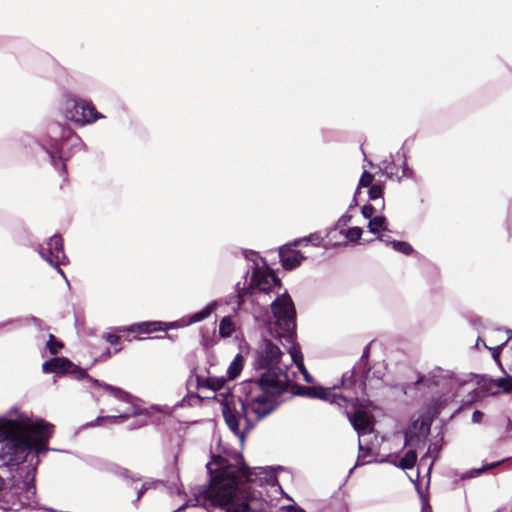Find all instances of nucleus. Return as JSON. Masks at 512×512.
<instances>
[{"mask_svg": "<svg viewBox=\"0 0 512 512\" xmlns=\"http://www.w3.org/2000/svg\"><path fill=\"white\" fill-rule=\"evenodd\" d=\"M245 257L252 263V276L247 288L238 292V306L244 303L246 294L268 293L280 286V280L268 268L266 262L255 252L245 253Z\"/></svg>", "mask_w": 512, "mask_h": 512, "instance_id": "nucleus-7", "label": "nucleus"}, {"mask_svg": "<svg viewBox=\"0 0 512 512\" xmlns=\"http://www.w3.org/2000/svg\"><path fill=\"white\" fill-rule=\"evenodd\" d=\"M441 385L443 387L449 388V392L446 394L445 399L443 400V402H446L450 398L456 397L459 394L460 389L469 386V383L460 379L459 377L450 376L449 378L444 379Z\"/></svg>", "mask_w": 512, "mask_h": 512, "instance_id": "nucleus-17", "label": "nucleus"}, {"mask_svg": "<svg viewBox=\"0 0 512 512\" xmlns=\"http://www.w3.org/2000/svg\"><path fill=\"white\" fill-rule=\"evenodd\" d=\"M110 356H111V352H110V350H109V349H107V350L103 353V355H102V357H104L105 359L110 358Z\"/></svg>", "mask_w": 512, "mask_h": 512, "instance_id": "nucleus-41", "label": "nucleus"}, {"mask_svg": "<svg viewBox=\"0 0 512 512\" xmlns=\"http://www.w3.org/2000/svg\"><path fill=\"white\" fill-rule=\"evenodd\" d=\"M219 306L217 301H212L207 304L203 309L193 313L188 318H183L176 322H160V321H149L133 324L130 326H123L115 328V332H131L137 334H149L154 331H166L169 329H176L186 327L195 323L202 322L207 319Z\"/></svg>", "mask_w": 512, "mask_h": 512, "instance_id": "nucleus-9", "label": "nucleus"}, {"mask_svg": "<svg viewBox=\"0 0 512 512\" xmlns=\"http://www.w3.org/2000/svg\"><path fill=\"white\" fill-rule=\"evenodd\" d=\"M361 212H362L363 217H364V218H366V219H369V220H370V219H372V218L374 217V216H373V213H374V207H373V206H371V205H364V206L362 207Z\"/></svg>", "mask_w": 512, "mask_h": 512, "instance_id": "nucleus-33", "label": "nucleus"}, {"mask_svg": "<svg viewBox=\"0 0 512 512\" xmlns=\"http://www.w3.org/2000/svg\"><path fill=\"white\" fill-rule=\"evenodd\" d=\"M347 417L352 424L353 428L359 434V449L360 451H364V446L361 440V437L371 430V417L370 415L361 410L357 409L352 415L349 412H346Z\"/></svg>", "mask_w": 512, "mask_h": 512, "instance_id": "nucleus-14", "label": "nucleus"}, {"mask_svg": "<svg viewBox=\"0 0 512 512\" xmlns=\"http://www.w3.org/2000/svg\"><path fill=\"white\" fill-rule=\"evenodd\" d=\"M328 246H331L329 241L327 242V245H325V248H328Z\"/></svg>", "mask_w": 512, "mask_h": 512, "instance_id": "nucleus-46", "label": "nucleus"}, {"mask_svg": "<svg viewBox=\"0 0 512 512\" xmlns=\"http://www.w3.org/2000/svg\"><path fill=\"white\" fill-rule=\"evenodd\" d=\"M243 367L244 357L241 354H237L227 368L228 379H236L241 374Z\"/></svg>", "mask_w": 512, "mask_h": 512, "instance_id": "nucleus-21", "label": "nucleus"}, {"mask_svg": "<svg viewBox=\"0 0 512 512\" xmlns=\"http://www.w3.org/2000/svg\"><path fill=\"white\" fill-rule=\"evenodd\" d=\"M397 157L398 159H402V164H403V170H402V173L401 175H399L398 173L395 174V176L400 179L401 177H405L407 176V164H406V159H405V155L404 153H400L398 152L397 153ZM381 169L383 170V173L386 174L388 177H393L394 176V173L392 172V170L389 168L388 165H385L383 164Z\"/></svg>", "mask_w": 512, "mask_h": 512, "instance_id": "nucleus-26", "label": "nucleus"}, {"mask_svg": "<svg viewBox=\"0 0 512 512\" xmlns=\"http://www.w3.org/2000/svg\"><path fill=\"white\" fill-rule=\"evenodd\" d=\"M43 512H56V511H54V510H50V509H46V510H45V511H43Z\"/></svg>", "mask_w": 512, "mask_h": 512, "instance_id": "nucleus-43", "label": "nucleus"}, {"mask_svg": "<svg viewBox=\"0 0 512 512\" xmlns=\"http://www.w3.org/2000/svg\"><path fill=\"white\" fill-rule=\"evenodd\" d=\"M368 229L373 234H378L381 231H386L387 228V220L384 216H374L369 220Z\"/></svg>", "mask_w": 512, "mask_h": 512, "instance_id": "nucleus-23", "label": "nucleus"}, {"mask_svg": "<svg viewBox=\"0 0 512 512\" xmlns=\"http://www.w3.org/2000/svg\"><path fill=\"white\" fill-rule=\"evenodd\" d=\"M38 253L43 260L48 262L51 266L55 267L58 273L65 278V274L60 265H64L67 262V257L63 248V240L59 235H53L49 238L46 243V247L41 246L38 249Z\"/></svg>", "mask_w": 512, "mask_h": 512, "instance_id": "nucleus-12", "label": "nucleus"}, {"mask_svg": "<svg viewBox=\"0 0 512 512\" xmlns=\"http://www.w3.org/2000/svg\"><path fill=\"white\" fill-rule=\"evenodd\" d=\"M226 384L225 377H208L206 379L197 377V385L199 388H207L211 391H219L224 388Z\"/></svg>", "mask_w": 512, "mask_h": 512, "instance_id": "nucleus-19", "label": "nucleus"}, {"mask_svg": "<svg viewBox=\"0 0 512 512\" xmlns=\"http://www.w3.org/2000/svg\"><path fill=\"white\" fill-rule=\"evenodd\" d=\"M102 337L112 346H117L120 343V337L114 332H106Z\"/></svg>", "mask_w": 512, "mask_h": 512, "instance_id": "nucleus-32", "label": "nucleus"}, {"mask_svg": "<svg viewBox=\"0 0 512 512\" xmlns=\"http://www.w3.org/2000/svg\"><path fill=\"white\" fill-rule=\"evenodd\" d=\"M500 463H501L500 461H498V462H494V463H491V464H489V465H487V466H485V467H483V468H481V469L476 470V474H477V475H479L480 473H482V472H483V471H485L486 469H488V468H493V467H495V466L499 465Z\"/></svg>", "mask_w": 512, "mask_h": 512, "instance_id": "nucleus-36", "label": "nucleus"}, {"mask_svg": "<svg viewBox=\"0 0 512 512\" xmlns=\"http://www.w3.org/2000/svg\"><path fill=\"white\" fill-rule=\"evenodd\" d=\"M362 229L360 227H351L348 230H344V241L346 242H356L362 236Z\"/></svg>", "mask_w": 512, "mask_h": 512, "instance_id": "nucleus-27", "label": "nucleus"}, {"mask_svg": "<svg viewBox=\"0 0 512 512\" xmlns=\"http://www.w3.org/2000/svg\"><path fill=\"white\" fill-rule=\"evenodd\" d=\"M294 242L285 245L279 249V256L282 266L286 270H291L300 265L305 256L295 249Z\"/></svg>", "mask_w": 512, "mask_h": 512, "instance_id": "nucleus-15", "label": "nucleus"}, {"mask_svg": "<svg viewBox=\"0 0 512 512\" xmlns=\"http://www.w3.org/2000/svg\"><path fill=\"white\" fill-rule=\"evenodd\" d=\"M46 151L50 156L51 163L55 169L65 172V163L63 162V153L61 151L60 143L53 140L47 144Z\"/></svg>", "mask_w": 512, "mask_h": 512, "instance_id": "nucleus-16", "label": "nucleus"}, {"mask_svg": "<svg viewBox=\"0 0 512 512\" xmlns=\"http://www.w3.org/2000/svg\"><path fill=\"white\" fill-rule=\"evenodd\" d=\"M483 418V413L480 411H475L472 415V421L474 423H480Z\"/></svg>", "mask_w": 512, "mask_h": 512, "instance_id": "nucleus-34", "label": "nucleus"}, {"mask_svg": "<svg viewBox=\"0 0 512 512\" xmlns=\"http://www.w3.org/2000/svg\"><path fill=\"white\" fill-rule=\"evenodd\" d=\"M334 240H341V244H344V230H338V233L334 234Z\"/></svg>", "mask_w": 512, "mask_h": 512, "instance_id": "nucleus-37", "label": "nucleus"}, {"mask_svg": "<svg viewBox=\"0 0 512 512\" xmlns=\"http://www.w3.org/2000/svg\"><path fill=\"white\" fill-rule=\"evenodd\" d=\"M365 363L357 364L351 372H347L342 376L341 387L344 393L338 394L336 387L324 388L322 386H297L294 384V376H290L292 380L291 387L287 391L293 395L304 396L308 398H318L331 403L342 406L341 402L350 403L356 407L358 399L354 397L359 392L364 393L368 385H371L370 372L365 370ZM295 375V373H293Z\"/></svg>", "mask_w": 512, "mask_h": 512, "instance_id": "nucleus-4", "label": "nucleus"}, {"mask_svg": "<svg viewBox=\"0 0 512 512\" xmlns=\"http://www.w3.org/2000/svg\"><path fill=\"white\" fill-rule=\"evenodd\" d=\"M481 343L483 344L484 347H487L486 344L480 338H478L477 342H476V346L481 345Z\"/></svg>", "mask_w": 512, "mask_h": 512, "instance_id": "nucleus-42", "label": "nucleus"}, {"mask_svg": "<svg viewBox=\"0 0 512 512\" xmlns=\"http://www.w3.org/2000/svg\"><path fill=\"white\" fill-rule=\"evenodd\" d=\"M324 238L320 233L310 234L308 237H304L294 241L295 246H303L308 243L313 244L314 246H320L323 242Z\"/></svg>", "mask_w": 512, "mask_h": 512, "instance_id": "nucleus-25", "label": "nucleus"}, {"mask_svg": "<svg viewBox=\"0 0 512 512\" xmlns=\"http://www.w3.org/2000/svg\"><path fill=\"white\" fill-rule=\"evenodd\" d=\"M281 512H305V511L301 508L287 506V507L281 508Z\"/></svg>", "mask_w": 512, "mask_h": 512, "instance_id": "nucleus-35", "label": "nucleus"}, {"mask_svg": "<svg viewBox=\"0 0 512 512\" xmlns=\"http://www.w3.org/2000/svg\"><path fill=\"white\" fill-rule=\"evenodd\" d=\"M95 385L101 387L109 396L119 402V407L114 409L117 415L99 416L91 425H101L104 421L116 423L118 419H128L136 417L137 422L133 428L145 426L148 423V414L146 408L143 407L140 399L133 397L128 392L119 387H115L106 383H100L98 380H91Z\"/></svg>", "mask_w": 512, "mask_h": 512, "instance_id": "nucleus-6", "label": "nucleus"}, {"mask_svg": "<svg viewBox=\"0 0 512 512\" xmlns=\"http://www.w3.org/2000/svg\"><path fill=\"white\" fill-rule=\"evenodd\" d=\"M370 200H377L382 198V187L379 184H373L368 190Z\"/></svg>", "mask_w": 512, "mask_h": 512, "instance_id": "nucleus-31", "label": "nucleus"}, {"mask_svg": "<svg viewBox=\"0 0 512 512\" xmlns=\"http://www.w3.org/2000/svg\"><path fill=\"white\" fill-rule=\"evenodd\" d=\"M47 348L49 349L51 354H57L59 350L62 348V343L55 339V337L50 334L49 340L47 341Z\"/></svg>", "mask_w": 512, "mask_h": 512, "instance_id": "nucleus-29", "label": "nucleus"}, {"mask_svg": "<svg viewBox=\"0 0 512 512\" xmlns=\"http://www.w3.org/2000/svg\"><path fill=\"white\" fill-rule=\"evenodd\" d=\"M422 512H428V510L425 507H423Z\"/></svg>", "mask_w": 512, "mask_h": 512, "instance_id": "nucleus-45", "label": "nucleus"}, {"mask_svg": "<svg viewBox=\"0 0 512 512\" xmlns=\"http://www.w3.org/2000/svg\"><path fill=\"white\" fill-rule=\"evenodd\" d=\"M271 310L275 319L274 327L270 328L272 335L280 339L304 380L311 383L312 377L305 368L302 352L295 342V308L290 296L287 293L278 296L271 303Z\"/></svg>", "mask_w": 512, "mask_h": 512, "instance_id": "nucleus-5", "label": "nucleus"}, {"mask_svg": "<svg viewBox=\"0 0 512 512\" xmlns=\"http://www.w3.org/2000/svg\"><path fill=\"white\" fill-rule=\"evenodd\" d=\"M350 221L351 216L345 214L338 219L333 228L328 230L326 237L329 239V243L332 247L341 245V240H334V234H337L338 230H345V227L350 223Z\"/></svg>", "mask_w": 512, "mask_h": 512, "instance_id": "nucleus-20", "label": "nucleus"}, {"mask_svg": "<svg viewBox=\"0 0 512 512\" xmlns=\"http://www.w3.org/2000/svg\"><path fill=\"white\" fill-rule=\"evenodd\" d=\"M411 441H412V437L408 433H406L405 434V445H410Z\"/></svg>", "mask_w": 512, "mask_h": 512, "instance_id": "nucleus-40", "label": "nucleus"}, {"mask_svg": "<svg viewBox=\"0 0 512 512\" xmlns=\"http://www.w3.org/2000/svg\"><path fill=\"white\" fill-rule=\"evenodd\" d=\"M281 358L280 348L267 338L258 341L253 350V366L256 370L266 369V371L273 370L276 374H289L287 366L284 368L280 366Z\"/></svg>", "mask_w": 512, "mask_h": 512, "instance_id": "nucleus-10", "label": "nucleus"}, {"mask_svg": "<svg viewBox=\"0 0 512 512\" xmlns=\"http://www.w3.org/2000/svg\"><path fill=\"white\" fill-rule=\"evenodd\" d=\"M254 317L256 320H259V316L257 314H254Z\"/></svg>", "mask_w": 512, "mask_h": 512, "instance_id": "nucleus-44", "label": "nucleus"}, {"mask_svg": "<svg viewBox=\"0 0 512 512\" xmlns=\"http://www.w3.org/2000/svg\"><path fill=\"white\" fill-rule=\"evenodd\" d=\"M69 141H71L73 146H76L77 144H80V139L74 135H71L69 137Z\"/></svg>", "mask_w": 512, "mask_h": 512, "instance_id": "nucleus-39", "label": "nucleus"}, {"mask_svg": "<svg viewBox=\"0 0 512 512\" xmlns=\"http://www.w3.org/2000/svg\"><path fill=\"white\" fill-rule=\"evenodd\" d=\"M417 460V454L414 450H408L405 455L401 458L399 463L397 464L398 467L402 469H411L414 467Z\"/></svg>", "mask_w": 512, "mask_h": 512, "instance_id": "nucleus-24", "label": "nucleus"}, {"mask_svg": "<svg viewBox=\"0 0 512 512\" xmlns=\"http://www.w3.org/2000/svg\"><path fill=\"white\" fill-rule=\"evenodd\" d=\"M373 180H374V176L372 174H370L369 172L364 171V173L362 174L360 181H359L358 190H360L362 187L370 188L371 185L374 184Z\"/></svg>", "mask_w": 512, "mask_h": 512, "instance_id": "nucleus-30", "label": "nucleus"}, {"mask_svg": "<svg viewBox=\"0 0 512 512\" xmlns=\"http://www.w3.org/2000/svg\"><path fill=\"white\" fill-rule=\"evenodd\" d=\"M35 471V467H31L23 480H15L13 486L5 492L0 490V509L17 511L25 506L34 507L36 504Z\"/></svg>", "mask_w": 512, "mask_h": 512, "instance_id": "nucleus-8", "label": "nucleus"}, {"mask_svg": "<svg viewBox=\"0 0 512 512\" xmlns=\"http://www.w3.org/2000/svg\"><path fill=\"white\" fill-rule=\"evenodd\" d=\"M287 373L264 372L258 379L240 383L238 399L230 394L219 393L216 397L229 429L244 442L246 433L261 419L271 414L279 405V398L291 387Z\"/></svg>", "mask_w": 512, "mask_h": 512, "instance_id": "nucleus-2", "label": "nucleus"}, {"mask_svg": "<svg viewBox=\"0 0 512 512\" xmlns=\"http://www.w3.org/2000/svg\"><path fill=\"white\" fill-rule=\"evenodd\" d=\"M42 370L45 373L71 374L77 379L87 376L84 369L74 365L70 360L64 357H56L45 361L42 365Z\"/></svg>", "mask_w": 512, "mask_h": 512, "instance_id": "nucleus-13", "label": "nucleus"}, {"mask_svg": "<svg viewBox=\"0 0 512 512\" xmlns=\"http://www.w3.org/2000/svg\"><path fill=\"white\" fill-rule=\"evenodd\" d=\"M506 342H507V340H505L504 342H502L500 346L495 347V348H491V350H492V355H493V357H494L495 359L497 358V355H498V351H499V349H500V348H501V347H502Z\"/></svg>", "mask_w": 512, "mask_h": 512, "instance_id": "nucleus-38", "label": "nucleus"}, {"mask_svg": "<svg viewBox=\"0 0 512 512\" xmlns=\"http://www.w3.org/2000/svg\"><path fill=\"white\" fill-rule=\"evenodd\" d=\"M489 391L491 394H512V376L506 375L490 381Z\"/></svg>", "mask_w": 512, "mask_h": 512, "instance_id": "nucleus-18", "label": "nucleus"}, {"mask_svg": "<svg viewBox=\"0 0 512 512\" xmlns=\"http://www.w3.org/2000/svg\"><path fill=\"white\" fill-rule=\"evenodd\" d=\"M211 476L209 486L202 488L191 505H211L225 512H246L249 508V492L245 483L259 486H277L278 480L272 468L259 467L250 471L239 453L218 455L207 463Z\"/></svg>", "mask_w": 512, "mask_h": 512, "instance_id": "nucleus-1", "label": "nucleus"}, {"mask_svg": "<svg viewBox=\"0 0 512 512\" xmlns=\"http://www.w3.org/2000/svg\"><path fill=\"white\" fill-rule=\"evenodd\" d=\"M391 245L395 251L400 252L405 255H410L413 252L412 246L408 242H405V241L393 240L391 242Z\"/></svg>", "mask_w": 512, "mask_h": 512, "instance_id": "nucleus-28", "label": "nucleus"}, {"mask_svg": "<svg viewBox=\"0 0 512 512\" xmlns=\"http://www.w3.org/2000/svg\"><path fill=\"white\" fill-rule=\"evenodd\" d=\"M236 330V325L231 316L223 317L219 323V335L221 337H230Z\"/></svg>", "mask_w": 512, "mask_h": 512, "instance_id": "nucleus-22", "label": "nucleus"}, {"mask_svg": "<svg viewBox=\"0 0 512 512\" xmlns=\"http://www.w3.org/2000/svg\"><path fill=\"white\" fill-rule=\"evenodd\" d=\"M53 428L52 424L17 410H10L9 417H0V466H18L32 450L37 455L46 452ZM3 486L0 476V490Z\"/></svg>", "mask_w": 512, "mask_h": 512, "instance_id": "nucleus-3", "label": "nucleus"}, {"mask_svg": "<svg viewBox=\"0 0 512 512\" xmlns=\"http://www.w3.org/2000/svg\"><path fill=\"white\" fill-rule=\"evenodd\" d=\"M65 117L77 124L84 125L103 118L94 105L83 99L67 98L65 102Z\"/></svg>", "mask_w": 512, "mask_h": 512, "instance_id": "nucleus-11", "label": "nucleus"}]
</instances>
